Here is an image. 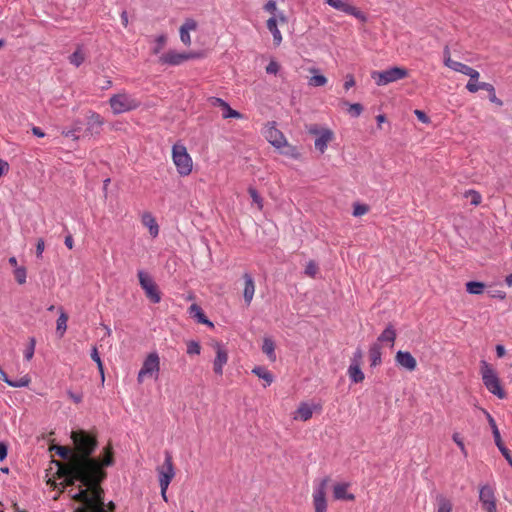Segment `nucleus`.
I'll return each instance as SVG.
<instances>
[{
    "mask_svg": "<svg viewBox=\"0 0 512 512\" xmlns=\"http://www.w3.org/2000/svg\"><path fill=\"white\" fill-rule=\"evenodd\" d=\"M443 59H444V65H448V61H452V58H451V54H450V49L448 46H445L444 47V50H443Z\"/></svg>",
    "mask_w": 512,
    "mask_h": 512,
    "instance_id": "obj_60",
    "label": "nucleus"
},
{
    "mask_svg": "<svg viewBox=\"0 0 512 512\" xmlns=\"http://www.w3.org/2000/svg\"><path fill=\"white\" fill-rule=\"evenodd\" d=\"M14 276H15L16 281L19 284H21V285L24 284L26 282V277H27L26 268L23 266L16 267V269L14 270Z\"/></svg>",
    "mask_w": 512,
    "mask_h": 512,
    "instance_id": "obj_41",
    "label": "nucleus"
},
{
    "mask_svg": "<svg viewBox=\"0 0 512 512\" xmlns=\"http://www.w3.org/2000/svg\"><path fill=\"white\" fill-rule=\"evenodd\" d=\"M264 10L270 14H273V16H276L278 14H276L277 12V6H276V2L274 0H269L265 6H264Z\"/></svg>",
    "mask_w": 512,
    "mask_h": 512,
    "instance_id": "obj_50",
    "label": "nucleus"
},
{
    "mask_svg": "<svg viewBox=\"0 0 512 512\" xmlns=\"http://www.w3.org/2000/svg\"><path fill=\"white\" fill-rule=\"evenodd\" d=\"M201 347L200 344L196 341H190L187 344V353L189 355H198L200 354Z\"/></svg>",
    "mask_w": 512,
    "mask_h": 512,
    "instance_id": "obj_45",
    "label": "nucleus"
},
{
    "mask_svg": "<svg viewBox=\"0 0 512 512\" xmlns=\"http://www.w3.org/2000/svg\"><path fill=\"white\" fill-rule=\"evenodd\" d=\"M109 105L113 114L118 115L136 110L140 107L141 101L123 90L109 98Z\"/></svg>",
    "mask_w": 512,
    "mask_h": 512,
    "instance_id": "obj_3",
    "label": "nucleus"
},
{
    "mask_svg": "<svg viewBox=\"0 0 512 512\" xmlns=\"http://www.w3.org/2000/svg\"><path fill=\"white\" fill-rule=\"evenodd\" d=\"M7 457V445L4 442H0V461H3Z\"/></svg>",
    "mask_w": 512,
    "mask_h": 512,
    "instance_id": "obj_61",
    "label": "nucleus"
},
{
    "mask_svg": "<svg viewBox=\"0 0 512 512\" xmlns=\"http://www.w3.org/2000/svg\"><path fill=\"white\" fill-rule=\"evenodd\" d=\"M353 86H355L354 76L352 74H347L345 76V82H344L343 87H344L345 90H349Z\"/></svg>",
    "mask_w": 512,
    "mask_h": 512,
    "instance_id": "obj_55",
    "label": "nucleus"
},
{
    "mask_svg": "<svg viewBox=\"0 0 512 512\" xmlns=\"http://www.w3.org/2000/svg\"><path fill=\"white\" fill-rule=\"evenodd\" d=\"M330 481V477L325 476L316 483L312 494L314 512H327L328 503L326 491Z\"/></svg>",
    "mask_w": 512,
    "mask_h": 512,
    "instance_id": "obj_8",
    "label": "nucleus"
},
{
    "mask_svg": "<svg viewBox=\"0 0 512 512\" xmlns=\"http://www.w3.org/2000/svg\"><path fill=\"white\" fill-rule=\"evenodd\" d=\"M167 42L166 35H159L155 39V47L153 48L154 54H159L161 50L164 48L165 44Z\"/></svg>",
    "mask_w": 512,
    "mask_h": 512,
    "instance_id": "obj_42",
    "label": "nucleus"
},
{
    "mask_svg": "<svg viewBox=\"0 0 512 512\" xmlns=\"http://www.w3.org/2000/svg\"><path fill=\"white\" fill-rule=\"evenodd\" d=\"M321 405L319 404H310L308 402H301L294 413V420L308 421L312 418L313 412L315 410L320 411Z\"/></svg>",
    "mask_w": 512,
    "mask_h": 512,
    "instance_id": "obj_18",
    "label": "nucleus"
},
{
    "mask_svg": "<svg viewBox=\"0 0 512 512\" xmlns=\"http://www.w3.org/2000/svg\"><path fill=\"white\" fill-rule=\"evenodd\" d=\"M78 128L65 129L62 131V135L68 138H72L73 140H78L79 136L77 135Z\"/></svg>",
    "mask_w": 512,
    "mask_h": 512,
    "instance_id": "obj_52",
    "label": "nucleus"
},
{
    "mask_svg": "<svg viewBox=\"0 0 512 512\" xmlns=\"http://www.w3.org/2000/svg\"><path fill=\"white\" fill-rule=\"evenodd\" d=\"M436 512H452L453 504L450 499L445 497L444 495H437L436 497Z\"/></svg>",
    "mask_w": 512,
    "mask_h": 512,
    "instance_id": "obj_31",
    "label": "nucleus"
},
{
    "mask_svg": "<svg viewBox=\"0 0 512 512\" xmlns=\"http://www.w3.org/2000/svg\"><path fill=\"white\" fill-rule=\"evenodd\" d=\"M91 358H92L93 361L96 362L98 370H99L100 375H101V380L104 381V379H105L104 366H103L102 360H101V358L99 356V353H98V350H97L96 347L92 348Z\"/></svg>",
    "mask_w": 512,
    "mask_h": 512,
    "instance_id": "obj_39",
    "label": "nucleus"
},
{
    "mask_svg": "<svg viewBox=\"0 0 512 512\" xmlns=\"http://www.w3.org/2000/svg\"><path fill=\"white\" fill-rule=\"evenodd\" d=\"M248 193L252 198V201L257 205L258 209L261 210L263 208V199L257 192V190L253 187L248 188Z\"/></svg>",
    "mask_w": 512,
    "mask_h": 512,
    "instance_id": "obj_40",
    "label": "nucleus"
},
{
    "mask_svg": "<svg viewBox=\"0 0 512 512\" xmlns=\"http://www.w3.org/2000/svg\"><path fill=\"white\" fill-rule=\"evenodd\" d=\"M453 441L456 443V445L460 448L462 454L466 457L467 456V450L465 448L464 442L462 438L460 437L459 433H454L452 436Z\"/></svg>",
    "mask_w": 512,
    "mask_h": 512,
    "instance_id": "obj_49",
    "label": "nucleus"
},
{
    "mask_svg": "<svg viewBox=\"0 0 512 512\" xmlns=\"http://www.w3.org/2000/svg\"><path fill=\"white\" fill-rule=\"evenodd\" d=\"M448 65H446L448 68L456 71V72H459V73H462L464 75H467L469 76L471 79H475V80H478L480 74L477 70H475L474 68L466 65V64H463L461 62H458V61H448Z\"/></svg>",
    "mask_w": 512,
    "mask_h": 512,
    "instance_id": "obj_22",
    "label": "nucleus"
},
{
    "mask_svg": "<svg viewBox=\"0 0 512 512\" xmlns=\"http://www.w3.org/2000/svg\"><path fill=\"white\" fill-rule=\"evenodd\" d=\"M196 57V53H180L175 50H169L160 55L158 62L161 65L178 66L183 62Z\"/></svg>",
    "mask_w": 512,
    "mask_h": 512,
    "instance_id": "obj_12",
    "label": "nucleus"
},
{
    "mask_svg": "<svg viewBox=\"0 0 512 512\" xmlns=\"http://www.w3.org/2000/svg\"><path fill=\"white\" fill-rule=\"evenodd\" d=\"M172 159L177 168V172L181 176H187L192 172L193 162L192 158L187 152V149L182 144H175L172 147Z\"/></svg>",
    "mask_w": 512,
    "mask_h": 512,
    "instance_id": "obj_5",
    "label": "nucleus"
},
{
    "mask_svg": "<svg viewBox=\"0 0 512 512\" xmlns=\"http://www.w3.org/2000/svg\"><path fill=\"white\" fill-rule=\"evenodd\" d=\"M347 374L353 383H361L365 379V375L361 370V367L356 363H350Z\"/></svg>",
    "mask_w": 512,
    "mask_h": 512,
    "instance_id": "obj_28",
    "label": "nucleus"
},
{
    "mask_svg": "<svg viewBox=\"0 0 512 512\" xmlns=\"http://www.w3.org/2000/svg\"><path fill=\"white\" fill-rule=\"evenodd\" d=\"M35 344H36L35 339L31 338L28 347L24 351V357L28 361H30L33 358L34 351H35Z\"/></svg>",
    "mask_w": 512,
    "mask_h": 512,
    "instance_id": "obj_47",
    "label": "nucleus"
},
{
    "mask_svg": "<svg viewBox=\"0 0 512 512\" xmlns=\"http://www.w3.org/2000/svg\"><path fill=\"white\" fill-rule=\"evenodd\" d=\"M498 449L500 450L502 455L505 457V459L508 461V463L512 467V456H511L510 451L504 445L498 447Z\"/></svg>",
    "mask_w": 512,
    "mask_h": 512,
    "instance_id": "obj_57",
    "label": "nucleus"
},
{
    "mask_svg": "<svg viewBox=\"0 0 512 512\" xmlns=\"http://www.w3.org/2000/svg\"><path fill=\"white\" fill-rule=\"evenodd\" d=\"M466 89L471 93H476L479 90V83H477V80L470 78L466 85Z\"/></svg>",
    "mask_w": 512,
    "mask_h": 512,
    "instance_id": "obj_54",
    "label": "nucleus"
},
{
    "mask_svg": "<svg viewBox=\"0 0 512 512\" xmlns=\"http://www.w3.org/2000/svg\"><path fill=\"white\" fill-rule=\"evenodd\" d=\"M369 211V207L365 204H355L353 206V216L359 217L365 215Z\"/></svg>",
    "mask_w": 512,
    "mask_h": 512,
    "instance_id": "obj_44",
    "label": "nucleus"
},
{
    "mask_svg": "<svg viewBox=\"0 0 512 512\" xmlns=\"http://www.w3.org/2000/svg\"><path fill=\"white\" fill-rule=\"evenodd\" d=\"M327 4L333 7L336 10H339L341 12H344L348 15H351L355 17L356 19L360 20L361 22L365 23L367 21V16L365 13H363L361 10H359L357 7L349 4L346 1L343 0H326Z\"/></svg>",
    "mask_w": 512,
    "mask_h": 512,
    "instance_id": "obj_14",
    "label": "nucleus"
},
{
    "mask_svg": "<svg viewBox=\"0 0 512 512\" xmlns=\"http://www.w3.org/2000/svg\"><path fill=\"white\" fill-rule=\"evenodd\" d=\"M244 279V291H243V297L247 305H250V303L253 300L254 294H255V283L252 278V276L248 273H245L243 275Z\"/></svg>",
    "mask_w": 512,
    "mask_h": 512,
    "instance_id": "obj_24",
    "label": "nucleus"
},
{
    "mask_svg": "<svg viewBox=\"0 0 512 512\" xmlns=\"http://www.w3.org/2000/svg\"><path fill=\"white\" fill-rule=\"evenodd\" d=\"M350 487L349 483H337L333 486V497L335 500H348L354 501L355 496L348 492Z\"/></svg>",
    "mask_w": 512,
    "mask_h": 512,
    "instance_id": "obj_23",
    "label": "nucleus"
},
{
    "mask_svg": "<svg viewBox=\"0 0 512 512\" xmlns=\"http://www.w3.org/2000/svg\"><path fill=\"white\" fill-rule=\"evenodd\" d=\"M159 475V485L161 488V496L167 501V489L175 476V468L173 464V458L169 451H165V459L162 465L157 467Z\"/></svg>",
    "mask_w": 512,
    "mask_h": 512,
    "instance_id": "obj_4",
    "label": "nucleus"
},
{
    "mask_svg": "<svg viewBox=\"0 0 512 512\" xmlns=\"http://www.w3.org/2000/svg\"><path fill=\"white\" fill-rule=\"evenodd\" d=\"M71 439L74 444L73 460L53 461L57 466L56 478L59 480V483H53L54 487L79 503L74 512H102V507L106 505L101 483L107 476L105 468L114 463L112 445L104 447L103 457L98 459L92 456L98 446L94 434L85 430L72 431Z\"/></svg>",
    "mask_w": 512,
    "mask_h": 512,
    "instance_id": "obj_1",
    "label": "nucleus"
},
{
    "mask_svg": "<svg viewBox=\"0 0 512 512\" xmlns=\"http://www.w3.org/2000/svg\"><path fill=\"white\" fill-rule=\"evenodd\" d=\"M344 104L349 106L348 112L355 117H358L363 111V107L359 103L348 104L347 102H344Z\"/></svg>",
    "mask_w": 512,
    "mask_h": 512,
    "instance_id": "obj_46",
    "label": "nucleus"
},
{
    "mask_svg": "<svg viewBox=\"0 0 512 512\" xmlns=\"http://www.w3.org/2000/svg\"><path fill=\"white\" fill-rule=\"evenodd\" d=\"M309 72L312 76L308 80V85L311 87H322L325 86L328 82L326 76L319 74V70L317 68H310Z\"/></svg>",
    "mask_w": 512,
    "mask_h": 512,
    "instance_id": "obj_27",
    "label": "nucleus"
},
{
    "mask_svg": "<svg viewBox=\"0 0 512 512\" xmlns=\"http://www.w3.org/2000/svg\"><path fill=\"white\" fill-rule=\"evenodd\" d=\"M252 373L265 381V387L271 385V383L274 381L272 373L262 366L254 367L252 369Z\"/></svg>",
    "mask_w": 512,
    "mask_h": 512,
    "instance_id": "obj_30",
    "label": "nucleus"
},
{
    "mask_svg": "<svg viewBox=\"0 0 512 512\" xmlns=\"http://www.w3.org/2000/svg\"><path fill=\"white\" fill-rule=\"evenodd\" d=\"M479 501L486 512H498L495 490L490 485H483L479 488Z\"/></svg>",
    "mask_w": 512,
    "mask_h": 512,
    "instance_id": "obj_11",
    "label": "nucleus"
},
{
    "mask_svg": "<svg viewBox=\"0 0 512 512\" xmlns=\"http://www.w3.org/2000/svg\"><path fill=\"white\" fill-rule=\"evenodd\" d=\"M9 165L6 161L0 159V177L8 171Z\"/></svg>",
    "mask_w": 512,
    "mask_h": 512,
    "instance_id": "obj_62",
    "label": "nucleus"
},
{
    "mask_svg": "<svg viewBox=\"0 0 512 512\" xmlns=\"http://www.w3.org/2000/svg\"><path fill=\"white\" fill-rule=\"evenodd\" d=\"M307 132L310 135L316 136L314 145L321 154L326 151L328 144L335 138L334 132L330 128L320 127L317 124L307 127Z\"/></svg>",
    "mask_w": 512,
    "mask_h": 512,
    "instance_id": "obj_7",
    "label": "nucleus"
},
{
    "mask_svg": "<svg viewBox=\"0 0 512 512\" xmlns=\"http://www.w3.org/2000/svg\"><path fill=\"white\" fill-rule=\"evenodd\" d=\"M480 89L487 91L489 94H491L495 91L493 85L490 83H487V82L479 83V90Z\"/></svg>",
    "mask_w": 512,
    "mask_h": 512,
    "instance_id": "obj_59",
    "label": "nucleus"
},
{
    "mask_svg": "<svg viewBox=\"0 0 512 512\" xmlns=\"http://www.w3.org/2000/svg\"><path fill=\"white\" fill-rule=\"evenodd\" d=\"M51 450H54L58 456L66 460L65 462H71L73 460L74 451L68 446L55 445Z\"/></svg>",
    "mask_w": 512,
    "mask_h": 512,
    "instance_id": "obj_34",
    "label": "nucleus"
},
{
    "mask_svg": "<svg viewBox=\"0 0 512 512\" xmlns=\"http://www.w3.org/2000/svg\"><path fill=\"white\" fill-rule=\"evenodd\" d=\"M160 371V358L156 352L149 353L145 358L140 371L138 372L137 381L143 383L146 377H158Z\"/></svg>",
    "mask_w": 512,
    "mask_h": 512,
    "instance_id": "obj_9",
    "label": "nucleus"
},
{
    "mask_svg": "<svg viewBox=\"0 0 512 512\" xmlns=\"http://www.w3.org/2000/svg\"><path fill=\"white\" fill-rule=\"evenodd\" d=\"M485 285L482 282L470 281L466 283V290L470 294L479 295L484 291Z\"/></svg>",
    "mask_w": 512,
    "mask_h": 512,
    "instance_id": "obj_37",
    "label": "nucleus"
},
{
    "mask_svg": "<svg viewBox=\"0 0 512 512\" xmlns=\"http://www.w3.org/2000/svg\"><path fill=\"white\" fill-rule=\"evenodd\" d=\"M208 103L210 106H213V107H219L222 109L223 113H222V117L224 119H228V118H236V119H241L242 118V114L234 109H232L230 107V105L224 101L223 99L221 98H218V97H209L207 99Z\"/></svg>",
    "mask_w": 512,
    "mask_h": 512,
    "instance_id": "obj_17",
    "label": "nucleus"
},
{
    "mask_svg": "<svg viewBox=\"0 0 512 512\" xmlns=\"http://www.w3.org/2000/svg\"><path fill=\"white\" fill-rule=\"evenodd\" d=\"M45 249V242L42 238H39L37 240V244H36V256L38 258H41L42 257V253Z\"/></svg>",
    "mask_w": 512,
    "mask_h": 512,
    "instance_id": "obj_56",
    "label": "nucleus"
},
{
    "mask_svg": "<svg viewBox=\"0 0 512 512\" xmlns=\"http://www.w3.org/2000/svg\"><path fill=\"white\" fill-rule=\"evenodd\" d=\"M362 357H363V353H362V350L361 349H357L354 354H353V357L351 359V363H356L358 364V366L361 365V361H362Z\"/></svg>",
    "mask_w": 512,
    "mask_h": 512,
    "instance_id": "obj_58",
    "label": "nucleus"
},
{
    "mask_svg": "<svg viewBox=\"0 0 512 512\" xmlns=\"http://www.w3.org/2000/svg\"><path fill=\"white\" fill-rule=\"evenodd\" d=\"M318 272V266L314 261H309L305 268V274L309 277H315Z\"/></svg>",
    "mask_w": 512,
    "mask_h": 512,
    "instance_id": "obj_48",
    "label": "nucleus"
},
{
    "mask_svg": "<svg viewBox=\"0 0 512 512\" xmlns=\"http://www.w3.org/2000/svg\"><path fill=\"white\" fill-rule=\"evenodd\" d=\"M395 361L397 365L408 371H414L417 367V361L410 352L398 351Z\"/></svg>",
    "mask_w": 512,
    "mask_h": 512,
    "instance_id": "obj_20",
    "label": "nucleus"
},
{
    "mask_svg": "<svg viewBox=\"0 0 512 512\" xmlns=\"http://www.w3.org/2000/svg\"><path fill=\"white\" fill-rule=\"evenodd\" d=\"M409 72L403 67H392L384 71H373L371 77L378 86H385L408 77Z\"/></svg>",
    "mask_w": 512,
    "mask_h": 512,
    "instance_id": "obj_6",
    "label": "nucleus"
},
{
    "mask_svg": "<svg viewBox=\"0 0 512 512\" xmlns=\"http://www.w3.org/2000/svg\"><path fill=\"white\" fill-rule=\"evenodd\" d=\"M212 347L215 351L216 357L213 361V371L216 375H223V368L228 362V351L224 345L218 341L213 342Z\"/></svg>",
    "mask_w": 512,
    "mask_h": 512,
    "instance_id": "obj_15",
    "label": "nucleus"
},
{
    "mask_svg": "<svg viewBox=\"0 0 512 512\" xmlns=\"http://www.w3.org/2000/svg\"><path fill=\"white\" fill-rule=\"evenodd\" d=\"M137 276L146 297L153 303H159L161 301V293L154 280L142 270L138 271Z\"/></svg>",
    "mask_w": 512,
    "mask_h": 512,
    "instance_id": "obj_10",
    "label": "nucleus"
},
{
    "mask_svg": "<svg viewBox=\"0 0 512 512\" xmlns=\"http://www.w3.org/2000/svg\"><path fill=\"white\" fill-rule=\"evenodd\" d=\"M496 354L499 358H502L506 354L505 347L503 345H497L496 346Z\"/></svg>",
    "mask_w": 512,
    "mask_h": 512,
    "instance_id": "obj_64",
    "label": "nucleus"
},
{
    "mask_svg": "<svg viewBox=\"0 0 512 512\" xmlns=\"http://www.w3.org/2000/svg\"><path fill=\"white\" fill-rule=\"evenodd\" d=\"M285 23L287 21L286 16L280 12L277 17L272 16L267 20V28L273 35V41L276 46L280 45L282 42V35L280 30L277 27V22Z\"/></svg>",
    "mask_w": 512,
    "mask_h": 512,
    "instance_id": "obj_19",
    "label": "nucleus"
},
{
    "mask_svg": "<svg viewBox=\"0 0 512 512\" xmlns=\"http://www.w3.org/2000/svg\"><path fill=\"white\" fill-rule=\"evenodd\" d=\"M368 355L371 367L379 366L382 363V351L378 342L370 346Z\"/></svg>",
    "mask_w": 512,
    "mask_h": 512,
    "instance_id": "obj_26",
    "label": "nucleus"
},
{
    "mask_svg": "<svg viewBox=\"0 0 512 512\" xmlns=\"http://www.w3.org/2000/svg\"><path fill=\"white\" fill-rule=\"evenodd\" d=\"M85 58L86 56L84 52L80 47H78L76 51L72 55H70L69 62L72 65L79 67L85 61Z\"/></svg>",
    "mask_w": 512,
    "mask_h": 512,
    "instance_id": "obj_38",
    "label": "nucleus"
},
{
    "mask_svg": "<svg viewBox=\"0 0 512 512\" xmlns=\"http://www.w3.org/2000/svg\"><path fill=\"white\" fill-rule=\"evenodd\" d=\"M480 373L482 381L487 390L499 399L506 398V392L504 391L500 379L495 369L486 361L480 363Z\"/></svg>",
    "mask_w": 512,
    "mask_h": 512,
    "instance_id": "obj_2",
    "label": "nucleus"
},
{
    "mask_svg": "<svg viewBox=\"0 0 512 512\" xmlns=\"http://www.w3.org/2000/svg\"><path fill=\"white\" fill-rule=\"evenodd\" d=\"M142 224L148 228L150 235L155 238L159 234V226L155 217L150 212H144L141 216Z\"/></svg>",
    "mask_w": 512,
    "mask_h": 512,
    "instance_id": "obj_25",
    "label": "nucleus"
},
{
    "mask_svg": "<svg viewBox=\"0 0 512 512\" xmlns=\"http://www.w3.org/2000/svg\"><path fill=\"white\" fill-rule=\"evenodd\" d=\"M59 312L60 314L57 319L56 331L59 334V336L62 337L67 330L68 315L64 312L62 308L60 309Z\"/></svg>",
    "mask_w": 512,
    "mask_h": 512,
    "instance_id": "obj_36",
    "label": "nucleus"
},
{
    "mask_svg": "<svg viewBox=\"0 0 512 512\" xmlns=\"http://www.w3.org/2000/svg\"><path fill=\"white\" fill-rule=\"evenodd\" d=\"M489 99L491 102L497 104L498 106L503 105V102L499 98H497L495 91L493 93L489 94Z\"/></svg>",
    "mask_w": 512,
    "mask_h": 512,
    "instance_id": "obj_63",
    "label": "nucleus"
},
{
    "mask_svg": "<svg viewBox=\"0 0 512 512\" xmlns=\"http://www.w3.org/2000/svg\"><path fill=\"white\" fill-rule=\"evenodd\" d=\"M279 64L276 61H270V63L266 66V72L268 74H277L279 71Z\"/></svg>",
    "mask_w": 512,
    "mask_h": 512,
    "instance_id": "obj_53",
    "label": "nucleus"
},
{
    "mask_svg": "<svg viewBox=\"0 0 512 512\" xmlns=\"http://www.w3.org/2000/svg\"><path fill=\"white\" fill-rule=\"evenodd\" d=\"M189 310L190 313L197 319L199 323L213 327V323L207 319L200 306H198L197 304H192Z\"/></svg>",
    "mask_w": 512,
    "mask_h": 512,
    "instance_id": "obj_33",
    "label": "nucleus"
},
{
    "mask_svg": "<svg viewBox=\"0 0 512 512\" xmlns=\"http://www.w3.org/2000/svg\"><path fill=\"white\" fill-rule=\"evenodd\" d=\"M197 26H198L197 22L192 18L186 19L185 22L182 24L179 32H180V39L184 45H186V46L191 45L190 32L195 31L197 29Z\"/></svg>",
    "mask_w": 512,
    "mask_h": 512,
    "instance_id": "obj_21",
    "label": "nucleus"
},
{
    "mask_svg": "<svg viewBox=\"0 0 512 512\" xmlns=\"http://www.w3.org/2000/svg\"><path fill=\"white\" fill-rule=\"evenodd\" d=\"M263 134L266 140L277 149L289 146L284 134L275 127V123H268Z\"/></svg>",
    "mask_w": 512,
    "mask_h": 512,
    "instance_id": "obj_13",
    "label": "nucleus"
},
{
    "mask_svg": "<svg viewBox=\"0 0 512 512\" xmlns=\"http://www.w3.org/2000/svg\"><path fill=\"white\" fill-rule=\"evenodd\" d=\"M465 196L470 198V202L472 205L477 206L481 203L482 197L479 192L475 190H469L466 192Z\"/></svg>",
    "mask_w": 512,
    "mask_h": 512,
    "instance_id": "obj_43",
    "label": "nucleus"
},
{
    "mask_svg": "<svg viewBox=\"0 0 512 512\" xmlns=\"http://www.w3.org/2000/svg\"><path fill=\"white\" fill-rule=\"evenodd\" d=\"M488 294L491 298H496L499 300H504L506 298V292L503 290H498V289L489 290Z\"/></svg>",
    "mask_w": 512,
    "mask_h": 512,
    "instance_id": "obj_51",
    "label": "nucleus"
},
{
    "mask_svg": "<svg viewBox=\"0 0 512 512\" xmlns=\"http://www.w3.org/2000/svg\"><path fill=\"white\" fill-rule=\"evenodd\" d=\"M86 120H87V128L85 130L86 135H99L101 133V128L104 124L103 117L93 111L89 110L86 114Z\"/></svg>",
    "mask_w": 512,
    "mask_h": 512,
    "instance_id": "obj_16",
    "label": "nucleus"
},
{
    "mask_svg": "<svg viewBox=\"0 0 512 512\" xmlns=\"http://www.w3.org/2000/svg\"><path fill=\"white\" fill-rule=\"evenodd\" d=\"M483 413L485 414V416L487 418V421H488V423H489V425H490V427L492 429V433H493V437H494L496 446L500 447V446L504 445L503 442H502V439H501V435H500L499 429L497 427V424H496L494 418L485 409H483Z\"/></svg>",
    "mask_w": 512,
    "mask_h": 512,
    "instance_id": "obj_29",
    "label": "nucleus"
},
{
    "mask_svg": "<svg viewBox=\"0 0 512 512\" xmlns=\"http://www.w3.org/2000/svg\"><path fill=\"white\" fill-rule=\"evenodd\" d=\"M262 351L267 355L268 359L271 362H274L276 360L275 343L271 338H264Z\"/></svg>",
    "mask_w": 512,
    "mask_h": 512,
    "instance_id": "obj_32",
    "label": "nucleus"
},
{
    "mask_svg": "<svg viewBox=\"0 0 512 512\" xmlns=\"http://www.w3.org/2000/svg\"><path fill=\"white\" fill-rule=\"evenodd\" d=\"M395 339L396 331L391 325H389L378 337V342H388L390 343V346L393 347Z\"/></svg>",
    "mask_w": 512,
    "mask_h": 512,
    "instance_id": "obj_35",
    "label": "nucleus"
}]
</instances>
